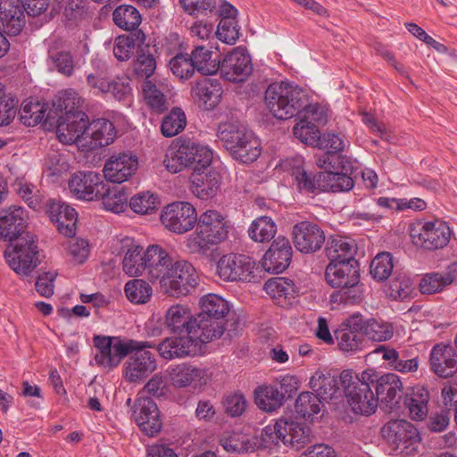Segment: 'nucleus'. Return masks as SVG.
<instances>
[{
  "label": "nucleus",
  "instance_id": "17",
  "mask_svg": "<svg viewBox=\"0 0 457 457\" xmlns=\"http://www.w3.org/2000/svg\"><path fill=\"white\" fill-rule=\"evenodd\" d=\"M293 384H295V378L287 376L282 378L279 383L280 389L272 385L259 386L254 392L257 406L268 412L280 408L284 403L286 395L291 396V394L296 390Z\"/></svg>",
  "mask_w": 457,
  "mask_h": 457
},
{
  "label": "nucleus",
  "instance_id": "5",
  "mask_svg": "<svg viewBox=\"0 0 457 457\" xmlns=\"http://www.w3.org/2000/svg\"><path fill=\"white\" fill-rule=\"evenodd\" d=\"M368 371L361 374V378L353 376L350 370H345L340 374L341 386L347 397V402L356 414L369 416L375 412L378 407V397L367 379Z\"/></svg>",
  "mask_w": 457,
  "mask_h": 457
},
{
  "label": "nucleus",
  "instance_id": "64",
  "mask_svg": "<svg viewBox=\"0 0 457 457\" xmlns=\"http://www.w3.org/2000/svg\"><path fill=\"white\" fill-rule=\"evenodd\" d=\"M283 420H278L275 424L266 426L260 436V446L264 449H272L282 442Z\"/></svg>",
  "mask_w": 457,
  "mask_h": 457
},
{
  "label": "nucleus",
  "instance_id": "40",
  "mask_svg": "<svg viewBox=\"0 0 457 457\" xmlns=\"http://www.w3.org/2000/svg\"><path fill=\"white\" fill-rule=\"evenodd\" d=\"M282 443L299 450L310 442L311 429L303 423L283 420Z\"/></svg>",
  "mask_w": 457,
  "mask_h": 457
},
{
  "label": "nucleus",
  "instance_id": "63",
  "mask_svg": "<svg viewBox=\"0 0 457 457\" xmlns=\"http://www.w3.org/2000/svg\"><path fill=\"white\" fill-rule=\"evenodd\" d=\"M49 61L54 70L59 73L71 77L74 73V59L69 51L49 53Z\"/></svg>",
  "mask_w": 457,
  "mask_h": 457
},
{
  "label": "nucleus",
  "instance_id": "55",
  "mask_svg": "<svg viewBox=\"0 0 457 457\" xmlns=\"http://www.w3.org/2000/svg\"><path fill=\"white\" fill-rule=\"evenodd\" d=\"M124 291L127 298L134 303L143 304L147 303L152 295V287L144 279L135 278L126 283Z\"/></svg>",
  "mask_w": 457,
  "mask_h": 457
},
{
  "label": "nucleus",
  "instance_id": "24",
  "mask_svg": "<svg viewBox=\"0 0 457 457\" xmlns=\"http://www.w3.org/2000/svg\"><path fill=\"white\" fill-rule=\"evenodd\" d=\"M135 421L140 430L148 436L158 434L162 428L157 404L150 397L139 398L133 411Z\"/></svg>",
  "mask_w": 457,
  "mask_h": 457
},
{
  "label": "nucleus",
  "instance_id": "61",
  "mask_svg": "<svg viewBox=\"0 0 457 457\" xmlns=\"http://www.w3.org/2000/svg\"><path fill=\"white\" fill-rule=\"evenodd\" d=\"M172 73L180 79H188L197 71L187 54H178L170 61Z\"/></svg>",
  "mask_w": 457,
  "mask_h": 457
},
{
  "label": "nucleus",
  "instance_id": "29",
  "mask_svg": "<svg viewBox=\"0 0 457 457\" xmlns=\"http://www.w3.org/2000/svg\"><path fill=\"white\" fill-rule=\"evenodd\" d=\"M304 161L301 156H295L285 162L297 189L301 193L317 194L321 192L320 172L312 175L303 168Z\"/></svg>",
  "mask_w": 457,
  "mask_h": 457
},
{
  "label": "nucleus",
  "instance_id": "3",
  "mask_svg": "<svg viewBox=\"0 0 457 457\" xmlns=\"http://www.w3.org/2000/svg\"><path fill=\"white\" fill-rule=\"evenodd\" d=\"M265 104L273 116L278 120H287L301 113L307 104L308 94L293 82L270 84L265 92Z\"/></svg>",
  "mask_w": 457,
  "mask_h": 457
},
{
  "label": "nucleus",
  "instance_id": "30",
  "mask_svg": "<svg viewBox=\"0 0 457 457\" xmlns=\"http://www.w3.org/2000/svg\"><path fill=\"white\" fill-rule=\"evenodd\" d=\"M201 312L197 315L202 320L201 323H215L221 328L222 334L225 327L222 320L229 312L228 303L221 296L215 294H208L200 299Z\"/></svg>",
  "mask_w": 457,
  "mask_h": 457
},
{
  "label": "nucleus",
  "instance_id": "38",
  "mask_svg": "<svg viewBox=\"0 0 457 457\" xmlns=\"http://www.w3.org/2000/svg\"><path fill=\"white\" fill-rule=\"evenodd\" d=\"M457 279L455 267H450L442 272H430L420 279V288L423 295H433L443 291Z\"/></svg>",
  "mask_w": 457,
  "mask_h": 457
},
{
  "label": "nucleus",
  "instance_id": "48",
  "mask_svg": "<svg viewBox=\"0 0 457 457\" xmlns=\"http://www.w3.org/2000/svg\"><path fill=\"white\" fill-rule=\"evenodd\" d=\"M82 99L72 88L58 92L53 100L54 112L55 115L70 114V112H83L79 111Z\"/></svg>",
  "mask_w": 457,
  "mask_h": 457
},
{
  "label": "nucleus",
  "instance_id": "27",
  "mask_svg": "<svg viewBox=\"0 0 457 457\" xmlns=\"http://www.w3.org/2000/svg\"><path fill=\"white\" fill-rule=\"evenodd\" d=\"M430 370L439 378H448L457 372V352L445 344L435 345L429 354Z\"/></svg>",
  "mask_w": 457,
  "mask_h": 457
},
{
  "label": "nucleus",
  "instance_id": "15",
  "mask_svg": "<svg viewBox=\"0 0 457 457\" xmlns=\"http://www.w3.org/2000/svg\"><path fill=\"white\" fill-rule=\"evenodd\" d=\"M88 119L85 112L60 114L57 120L56 136L63 144H76L78 147L86 145V131Z\"/></svg>",
  "mask_w": 457,
  "mask_h": 457
},
{
  "label": "nucleus",
  "instance_id": "31",
  "mask_svg": "<svg viewBox=\"0 0 457 457\" xmlns=\"http://www.w3.org/2000/svg\"><path fill=\"white\" fill-rule=\"evenodd\" d=\"M117 137L113 123L104 118H99L87 123L86 131V145L84 149L94 150L109 145Z\"/></svg>",
  "mask_w": 457,
  "mask_h": 457
},
{
  "label": "nucleus",
  "instance_id": "59",
  "mask_svg": "<svg viewBox=\"0 0 457 457\" xmlns=\"http://www.w3.org/2000/svg\"><path fill=\"white\" fill-rule=\"evenodd\" d=\"M370 274L377 281H384L393 272V256L390 253H381L376 255L370 263Z\"/></svg>",
  "mask_w": 457,
  "mask_h": 457
},
{
  "label": "nucleus",
  "instance_id": "44",
  "mask_svg": "<svg viewBox=\"0 0 457 457\" xmlns=\"http://www.w3.org/2000/svg\"><path fill=\"white\" fill-rule=\"evenodd\" d=\"M47 104L33 97L25 99L19 110V118L27 127H34L43 120Z\"/></svg>",
  "mask_w": 457,
  "mask_h": 457
},
{
  "label": "nucleus",
  "instance_id": "32",
  "mask_svg": "<svg viewBox=\"0 0 457 457\" xmlns=\"http://www.w3.org/2000/svg\"><path fill=\"white\" fill-rule=\"evenodd\" d=\"M145 275L151 279H163L173 262L169 253L160 245H152L145 250Z\"/></svg>",
  "mask_w": 457,
  "mask_h": 457
},
{
  "label": "nucleus",
  "instance_id": "20",
  "mask_svg": "<svg viewBox=\"0 0 457 457\" xmlns=\"http://www.w3.org/2000/svg\"><path fill=\"white\" fill-rule=\"evenodd\" d=\"M105 184L99 173L78 171L69 180V188L78 199L92 201L105 194Z\"/></svg>",
  "mask_w": 457,
  "mask_h": 457
},
{
  "label": "nucleus",
  "instance_id": "52",
  "mask_svg": "<svg viewBox=\"0 0 457 457\" xmlns=\"http://www.w3.org/2000/svg\"><path fill=\"white\" fill-rule=\"evenodd\" d=\"M212 52L204 46H196L189 55L197 71L203 75H213L219 71V62L212 60Z\"/></svg>",
  "mask_w": 457,
  "mask_h": 457
},
{
  "label": "nucleus",
  "instance_id": "10",
  "mask_svg": "<svg viewBox=\"0 0 457 457\" xmlns=\"http://www.w3.org/2000/svg\"><path fill=\"white\" fill-rule=\"evenodd\" d=\"M381 433L386 442L401 454H414L420 443L417 428L405 420H391L386 422Z\"/></svg>",
  "mask_w": 457,
  "mask_h": 457
},
{
  "label": "nucleus",
  "instance_id": "8",
  "mask_svg": "<svg viewBox=\"0 0 457 457\" xmlns=\"http://www.w3.org/2000/svg\"><path fill=\"white\" fill-rule=\"evenodd\" d=\"M198 283L199 277L195 267L187 261L179 260L172 263L160 281V289L164 295L179 298L191 294Z\"/></svg>",
  "mask_w": 457,
  "mask_h": 457
},
{
  "label": "nucleus",
  "instance_id": "57",
  "mask_svg": "<svg viewBox=\"0 0 457 457\" xmlns=\"http://www.w3.org/2000/svg\"><path fill=\"white\" fill-rule=\"evenodd\" d=\"M187 118L185 112L178 107L163 118L161 124V132L166 137H171L180 133L186 127Z\"/></svg>",
  "mask_w": 457,
  "mask_h": 457
},
{
  "label": "nucleus",
  "instance_id": "42",
  "mask_svg": "<svg viewBox=\"0 0 457 457\" xmlns=\"http://www.w3.org/2000/svg\"><path fill=\"white\" fill-rule=\"evenodd\" d=\"M249 132L250 130L239 123L222 122L218 126L217 137L230 153L237 145L243 144L246 133Z\"/></svg>",
  "mask_w": 457,
  "mask_h": 457
},
{
  "label": "nucleus",
  "instance_id": "47",
  "mask_svg": "<svg viewBox=\"0 0 457 457\" xmlns=\"http://www.w3.org/2000/svg\"><path fill=\"white\" fill-rule=\"evenodd\" d=\"M247 232L254 242H270L277 233V224L269 216H260L252 221Z\"/></svg>",
  "mask_w": 457,
  "mask_h": 457
},
{
  "label": "nucleus",
  "instance_id": "18",
  "mask_svg": "<svg viewBox=\"0 0 457 457\" xmlns=\"http://www.w3.org/2000/svg\"><path fill=\"white\" fill-rule=\"evenodd\" d=\"M219 66L221 75L232 82L245 81L253 71L251 57L242 46L227 54L221 62H219Z\"/></svg>",
  "mask_w": 457,
  "mask_h": 457
},
{
  "label": "nucleus",
  "instance_id": "22",
  "mask_svg": "<svg viewBox=\"0 0 457 457\" xmlns=\"http://www.w3.org/2000/svg\"><path fill=\"white\" fill-rule=\"evenodd\" d=\"M292 254L293 249L289 240L283 236H278L263 255L262 265L270 273H282L288 268Z\"/></svg>",
  "mask_w": 457,
  "mask_h": 457
},
{
  "label": "nucleus",
  "instance_id": "46",
  "mask_svg": "<svg viewBox=\"0 0 457 457\" xmlns=\"http://www.w3.org/2000/svg\"><path fill=\"white\" fill-rule=\"evenodd\" d=\"M361 331L363 337L382 342L391 339L394 336V328L392 324L375 319H364L361 315Z\"/></svg>",
  "mask_w": 457,
  "mask_h": 457
},
{
  "label": "nucleus",
  "instance_id": "39",
  "mask_svg": "<svg viewBox=\"0 0 457 457\" xmlns=\"http://www.w3.org/2000/svg\"><path fill=\"white\" fill-rule=\"evenodd\" d=\"M193 91L207 110H212L218 105L223 92L220 81L210 78L198 81Z\"/></svg>",
  "mask_w": 457,
  "mask_h": 457
},
{
  "label": "nucleus",
  "instance_id": "9",
  "mask_svg": "<svg viewBox=\"0 0 457 457\" xmlns=\"http://www.w3.org/2000/svg\"><path fill=\"white\" fill-rule=\"evenodd\" d=\"M326 282L333 288H340L337 293L331 295L332 302H348L355 299V295H349V293L358 285L360 281L358 262H341L328 263L325 270Z\"/></svg>",
  "mask_w": 457,
  "mask_h": 457
},
{
  "label": "nucleus",
  "instance_id": "25",
  "mask_svg": "<svg viewBox=\"0 0 457 457\" xmlns=\"http://www.w3.org/2000/svg\"><path fill=\"white\" fill-rule=\"evenodd\" d=\"M361 314L353 313L335 331L338 347L344 352H355L362 348Z\"/></svg>",
  "mask_w": 457,
  "mask_h": 457
},
{
  "label": "nucleus",
  "instance_id": "2",
  "mask_svg": "<svg viewBox=\"0 0 457 457\" xmlns=\"http://www.w3.org/2000/svg\"><path fill=\"white\" fill-rule=\"evenodd\" d=\"M195 224V232L185 240L189 253L204 256L212 246L219 245L228 237V221L216 210L204 212Z\"/></svg>",
  "mask_w": 457,
  "mask_h": 457
},
{
  "label": "nucleus",
  "instance_id": "23",
  "mask_svg": "<svg viewBox=\"0 0 457 457\" xmlns=\"http://www.w3.org/2000/svg\"><path fill=\"white\" fill-rule=\"evenodd\" d=\"M137 167L138 159L132 153L113 154L104 164V175L107 180L120 184L135 174Z\"/></svg>",
  "mask_w": 457,
  "mask_h": 457
},
{
  "label": "nucleus",
  "instance_id": "53",
  "mask_svg": "<svg viewBox=\"0 0 457 457\" xmlns=\"http://www.w3.org/2000/svg\"><path fill=\"white\" fill-rule=\"evenodd\" d=\"M321 400L312 392L301 393L295 401V411L303 419L313 420L321 408Z\"/></svg>",
  "mask_w": 457,
  "mask_h": 457
},
{
  "label": "nucleus",
  "instance_id": "58",
  "mask_svg": "<svg viewBox=\"0 0 457 457\" xmlns=\"http://www.w3.org/2000/svg\"><path fill=\"white\" fill-rule=\"evenodd\" d=\"M142 93L147 105L155 112H163L168 108L165 95L151 80L145 79L142 84Z\"/></svg>",
  "mask_w": 457,
  "mask_h": 457
},
{
  "label": "nucleus",
  "instance_id": "1",
  "mask_svg": "<svg viewBox=\"0 0 457 457\" xmlns=\"http://www.w3.org/2000/svg\"><path fill=\"white\" fill-rule=\"evenodd\" d=\"M93 342L97 350L96 362L104 369L117 367L124 357L129 355L123 365V377L129 383L144 381L157 368L154 354L148 351L155 348L150 341L95 336Z\"/></svg>",
  "mask_w": 457,
  "mask_h": 457
},
{
  "label": "nucleus",
  "instance_id": "54",
  "mask_svg": "<svg viewBox=\"0 0 457 457\" xmlns=\"http://www.w3.org/2000/svg\"><path fill=\"white\" fill-rule=\"evenodd\" d=\"M154 46L149 45H142L137 49V58L135 63V71L137 76L145 77L148 79L156 69V62L154 59Z\"/></svg>",
  "mask_w": 457,
  "mask_h": 457
},
{
  "label": "nucleus",
  "instance_id": "34",
  "mask_svg": "<svg viewBox=\"0 0 457 457\" xmlns=\"http://www.w3.org/2000/svg\"><path fill=\"white\" fill-rule=\"evenodd\" d=\"M310 387L316 392L320 399L325 401L340 396L343 391L340 377L337 378L330 372L317 370L310 378Z\"/></svg>",
  "mask_w": 457,
  "mask_h": 457
},
{
  "label": "nucleus",
  "instance_id": "33",
  "mask_svg": "<svg viewBox=\"0 0 457 457\" xmlns=\"http://www.w3.org/2000/svg\"><path fill=\"white\" fill-rule=\"evenodd\" d=\"M47 213L51 220L56 223L58 231L66 236L75 235L77 222V212L74 208L58 200H49L47 204Z\"/></svg>",
  "mask_w": 457,
  "mask_h": 457
},
{
  "label": "nucleus",
  "instance_id": "11",
  "mask_svg": "<svg viewBox=\"0 0 457 457\" xmlns=\"http://www.w3.org/2000/svg\"><path fill=\"white\" fill-rule=\"evenodd\" d=\"M452 231L446 223L435 220L418 223L410 228L412 243L427 250L442 249L450 241Z\"/></svg>",
  "mask_w": 457,
  "mask_h": 457
},
{
  "label": "nucleus",
  "instance_id": "35",
  "mask_svg": "<svg viewBox=\"0 0 457 457\" xmlns=\"http://www.w3.org/2000/svg\"><path fill=\"white\" fill-rule=\"evenodd\" d=\"M191 190L195 196L208 199L215 196L220 187V176L215 170L192 172Z\"/></svg>",
  "mask_w": 457,
  "mask_h": 457
},
{
  "label": "nucleus",
  "instance_id": "26",
  "mask_svg": "<svg viewBox=\"0 0 457 457\" xmlns=\"http://www.w3.org/2000/svg\"><path fill=\"white\" fill-rule=\"evenodd\" d=\"M27 212L22 207L12 206L0 211V238L13 242L24 236Z\"/></svg>",
  "mask_w": 457,
  "mask_h": 457
},
{
  "label": "nucleus",
  "instance_id": "37",
  "mask_svg": "<svg viewBox=\"0 0 457 457\" xmlns=\"http://www.w3.org/2000/svg\"><path fill=\"white\" fill-rule=\"evenodd\" d=\"M357 246L353 240L342 237L328 238L325 253L329 263L341 262H357L354 258Z\"/></svg>",
  "mask_w": 457,
  "mask_h": 457
},
{
  "label": "nucleus",
  "instance_id": "13",
  "mask_svg": "<svg viewBox=\"0 0 457 457\" xmlns=\"http://www.w3.org/2000/svg\"><path fill=\"white\" fill-rule=\"evenodd\" d=\"M218 334L192 336L178 335V337H168L162 340L157 346L159 354L165 360L184 358L195 355L202 344H206L217 338Z\"/></svg>",
  "mask_w": 457,
  "mask_h": 457
},
{
  "label": "nucleus",
  "instance_id": "45",
  "mask_svg": "<svg viewBox=\"0 0 457 457\" xmlns=\"http://www.w3.org/2000/svg\"><path fill=\"white\" fill-rule=\"evenodd\" d=\"M262 152L261 142L252 131L246 133L243 144L237 145L229 154L233 159L242 163H251L257 160Z\"/></svg>",
  "mask_w": 457,
  "mask_h": 457
},
{
  "label": "nucleus",
  "instance_id": "28",
  "mask_svg": "<svg viewBox=\"0 0 457 457\" xmlns=\"http://www.w3.org/2000/svg\"><path fill=\"white\" fill-rule=\"evenodd\" d=\"M374 353H381L382 359L387 361L388 366L401 373L416 372L420 366V357L411 349L396 351L386 345H379Z\"/></svg>",
  "mask_w": 457,
  "mask_h": 457
},
{
  "label": "nucleus",
  "instance_id": "7",
  "mask_svg": "<svg viewBox=\"0 0 457 457\" xmlns=\"http://www.w3.org/2000/svg\"><path fill=\"white\" fill-rule=\"evenodd\" d=\"M202 320L197 316H192L190 309L184 304L170 306L165 315V323L171 332L181 335L204 336L217 335V338L222 336L221 328L215 323H201Z\"/></svg>",
  "mask_w": 457,
  "mask_h": 457
},
{
  "label": "nucleus",
  "instance_id": "43",
  "mask_svg": "<svg viewBox=\"0 0 457 457\" xmlns=\"http://www.w3.org/2000/svg\"><path fill=\"white\" fill-rule=\"evenodd\" d=\"M112 21L120 29L135 32L141 24L142 17L139 11L131 4H120L112 12Z\"/></svg>",
  "mask_w": 457,
  "mask_h": 457
},
{
  "label": "nucleus",
  "instance_id": "21",
  "mask_svg": "<svg viewBox=\"0 0 457 457\" xmlns=\"http://www.w3.org/2000/svg\"><path fill=\"white\" fill-rule=\"evenodd\" d=\"M170 384L175 388L201 387L206 385L209 376L208 370L183 362L171 365L167 370Z\"/></svg>",
  "mask_w": 457,
  "mask_h": 457
},
{
  "label": "nucleus",
  "instance_id": "36",
  "mask_svg": "<svg viewBox=\"0 0 457 457\" xmlns=\"http://www.w3.org/2000/svg\"><path fill=\"white\" fill-rule=\"evenodd\" d=\"M428 390L423 386H416L405 395L403 405L408 409L410 416L414 420H423L428 413Z\"/></svg>",
  "mask_w": 457,
  "mask_h": 457
},
{
  "label": "nucleus",
  "instance_id": "19",
  "mask_svg": "<svg viewBox=\"0 0 457 457\" xmlns=\"http://www.w3.org/2000/svg\"><path fill=\"white\" fill-rule=\"evenodd\" d=\"M291 235L295 249L302 253H315L325 242L323 230L312 221L303 220L295 223Z\"/></svg>",
  "mask_w": 457,
  "mask_h": 457
},
{
  "label": "nucleus",
  "instance_id": "6",
  "mask_svg": "<svg viewBox=\"0 0 457 457\" xmlns=\"http://www.w3.org/2000/svg\"><path fill=\"white\" fill-rule=\"evenodd\" d=\"M4 258L16 274L31 282V273L40 264L36 237L31 233H25L11 242L4 252Z\"/></svg>",
  "mask_w": 457,
  "mask_h": 457
},
{
  "label": "nucleus",
  "instance_id": "4",
  "mask_svg": "<svg viewBox=\"0 0 457 457\" xmlns=\"http://www.w3.org/2000/svg\"><path fill=\"white\" fill-rule=\"evenodd\" d=\"M212 161V150L190 139L181 140L176 150H170L164 160L167 170L178 173L186 168L193 172L206 170Z\"/></svg>",
  "mask_w": 457,
  "mask_h": 457
},
{
  "label": "nucleus",
  "instance_id": "14",
  "mask_svg": "<svg viewBox=\"0 0 457 457\" xmlns=\"http://www.w3.org/2000/svg\"><path fill=\"white\" fill-rule=\"evenodd\" d=\"M197 220L195 207L187 202H174L163 208L161 214L162 225L170 231L181 235L191 230Z\"/></svg>",
  "mask_w": 457,
  "mask_h": 457
},
{
  "label": "nucleus",
  "instance_id": "51",
  "mask_svg": "<svg viewBox=\"0 0 457 457\" xmlns=\"http://www.w3.org/2000/svg\"><path fill=\"white\" fill-rule=\"evenodd\" d=\"M266 293L274 299H291L297 294V289L294 282L287 278H273L267 280L264 284Z\"/></svg>",
  "mask_w": 457,
  "mask_h": 457
},
{
  "label": "nucleus",
  "instance_id": "49",
  "mask_svg": "<svg viewBox=\"0 0 457 457\" xmlns=\"http://www.w3.org/2000/svg\"><path fill=\"white\" fill-rule=\"evenodd\" d=\"M321 192H345L353 187V179L345 173L320 172Z\"/></svg>",
  "mask_w": 457,
  "mask_h": 457
},
{
  "label": "nucleus",
  "instance_id": "41",
  "mask_svg": "<svg viewBox=\"0 0 457 457\" xmlns=\"http://www.w3.org/2000/svg\"><path fill=\"white\" fill-rule=\"evenodd\" d=\"M145 40V35L142 30L119 36L114 41L113 54L120 62L128 61L132 56L135 48L140 49Z\"/></svg>",
  "mask_w": 457,
  "mask_h": 457
},
{
  "label": "nucleus",
  "instance_id": "62",
  "mask_svg": "<svg viewBox=\"0 0 457 457\" xmlns=\"http://www.w3.org/2000/svg\"><path fill=\"white\" fill-rule=\"evenodd\" d=\"M294 136L303 144L317 146L320 132L315 124H311L306 119H300L293 128Z\"/></svg>",
  "mask_w": 457,
  "mask_h": 457
},
{
  "label": "nucleus",
  "instance_id": "60",
  "mask_svg": "<svg viewBox=\"0 0 457 457\" xmlns=\"http://www.w3.org/2000/svg\"><path fill=\"white\" fill-rule=\"evenodd\" d=\"M158 204V196L149 191L138 193L129 201L131 210L138 214L151 213L157 209Z\"/></svg>",
  "mask_w": 457,
  "mask_h": 457
},
{
  "label": "nucleus",
  "instance_id": "50",
  "mask_svg": "<svg viewBox=\"0 0 457 457\" xmlns=\"http://www.w3.org/2000/svg\"><path fill=\"white\" fill-rule=\"evenodd\" d=\"M145 251L139 245L129 247L123 258L122 268L130 277H138L145 273Z\"/></svg>",
  "mask_w": 457,
  "mask_h": 457
},
{
  "label": "nucleus",
  "instance_id": "16",
  "mask_svg": "<svg viewBox=\"0 0 457 457\" xmlns=\"http://www.w3.org/2000/svg\"><path fill=\"white\" fill-rule=\"evenodd\" d=\"M255 262L247 255L228 253L223 255L217 263L219 276L225 281H251Z\"/></svg>",
  "mask_w": 457,
  "mask_h": 457
},
{
  "label": "nucleus",
  "instance_id": "56",
  "mask_svg": "<svg viewBox=\"0 0 457 457\" xmlns=\"http://www.w3.org/2000/svg\"><path fill=\"white\" fill-rule=\"evenodd\" d=\"M94 70L87 75V84L96 94H107L110 87L108 67L101 61L93 62Z\"/></svg>",
  "mask_w": 457,
  "mask_h": 457
},
{
  "label": "nucleus",
  "instance_id": "12",
  "mask_svg": "<svg viewBox=\"0 0 457 457\" xmlns=\"http://www.w3.org/2000/svg\"><path fill=\"white\" fill-rule=\"evenodd\" d=\"M367 379L375 389V397L380 401L381 408L387 412L399 411L401 410V399L403 394V383L395 373H386L379 378L375 374L367 375Z\"/></svg>",
  "mask_w": 457,
  "mask_h": 457
}]
</instances>
